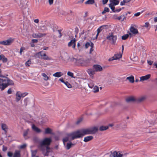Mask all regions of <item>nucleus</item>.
Returning a JSON list of instances; mask_svg holds the SVG:
<instances>
[{"instance_id":"obj_1","label":"nucleus","mask_w":157,"mask_h":157,"mask_svg":"<svg viewBox=\"0 0 157 157\" xmlns=\"http://www.w3.org/2000/svg\"><path fill=\"white\" fill-rule=\"evenodd\" d=\"M91 134L90 129H82L74 132L72 134L73 139H75L82 137L86 135Z\"/></svg>"},{"instance_id":"obj_2","label":"nucleus","mask_w":157,"mask_h":157,"mask_svg":"<svg viewBox=\"0 0 157 157\" xmlns=\"http://www.w3.org/2000/svg\"><path fill=\"white\" fill-rule=\"evenodd\" d=\"M14 83L13 81L8 78L5 77L4 79L0 78V89L2 90H3L9 85H13Z\"/></svg>"},{"instance_id":"obj_3","label":"nucleus","mask_w":157,"mask_h":157,"mask_svg":"<svg viewBox=\"0 0 157 157\" xmlns=\"http://www.w3.org/2000/svg\"><path fill=\"white\" fill-rule=\"evenodd\" d=\"M74 59L75 60V63L78 66L88 67L92 64L91 62V59H84L82 58L79 59L74 58Z\"/></svg>"},{"instance_id":"obj_4","label":"nucleus","mask_w":157,"mask_h":157,"mask_svg":"<svg viewBox=\"0 0 157 157\" xmlns=\"http://www.w3.org/2000/svg\"><path fill=\"white\" fill-rule=\"evenodd\" d=\"M52 142V140L50 138H45L41 141L38 148L42 151L45 150V146H49Z\"/></svg>"},{"instance_id":"obj_5","label":"nucleus","mask_w":157,"mask_h":157,"mask_svg":"<svg viewBox=\"0 0 157 157\" xmlns=\"http://www.w3.org/2000/svg\"><path fill=\"white\" fill-rule=\"evenodd\" d=\"M36 58H41L44 60H50L51 58L46 55L45 52L42 51L36 53L34 55Z\"/></svg>"},{"instance_id":"obj_6","label":"nucleus","mask_w":157,"mask_h":157,"mask_svg":"<svg viewBox=\"0 0 157 157\" xmlns=\"http://www.w3.org/2000/svg\"><path fill=\"white\" fill-rule=\"evenodd\" d=\"M117 36L114 35L113 34L108 35L106 37V39L110 41L112 44H115L117 40Z\"/></svg>"},{"instance_id":"obj_7","label":"nucleus","mask_w":157,"mask_h":157,"mask_svg":"<svg viewBox=\"0 0 157 157\" xmlns=\"http://www.w3.org/2000/svg\"><path fill=\"white\" fill-rule=\"evenodd\" d=\"M14 39L11 38L6 40L1 41V44L4 45H10L14 41Z\"/></svg>"},{"instance_id":"obj_8","label":"nucleus","mask_w":157,"mask_h":157,"mask_svg":"<svg viewBox=\"0 0 157 157\" xmlns=\"http://www.w3.org/2000/svg\"><path fill=\"white\" fill-rule=\"evenodd\" d=\"M76 40L74 38L68 43V46L70 47L72 46V48L74 49H75L76 46Z\"/></svg>"},{"instance_id":"obj_9","label":"nucleus","mask_w":157,"mask_h":157,"mask_svg":"<svg viewBox=\"0 0 157 157\" xmlns=\"http://www.w3.org/2000/svg\"><path fill=\"white\" fill-rule=\"evenodd\" d=\"M46 34L44 33H34L32 35V36L34 38H40L45 36Z\"/></svg>"},{"instance_id":"obj_10","label":"nucleus","mask_w":157,"mask_h":157,"mask_svg":"<svg viewBox=\"0 0 157 157\" xmlns=\"http://www.w3.org/2000/svg\"><path fill=\"white\" fill-rule=\"evenodd\" d=\"M74 133V132L68 134H67V136L63 139V142L64 143L67 141L69 139H71L72 140H74V139H73V136L72 135Z\"/></svg>"},{"instance_id":"obj_11","label":"nucleus","mask_w":157,"mask_h":157,"mask_svg":"<svg viewBox=\"0 0 157 157\" xmlns=\"http://www.w3.org/2000/svg\"><path fill=\"white\" fill-rule=\"evenodd\" d=\"M93 67L96 71H100L102 70L101 67L99 65H94L93 66Z\"/></svg>"},{"instance_id":"obj_12","label":"nucleus","mask_w":157,"mask_h":157,"mask_svg":"<svg viewBox=\"0 0 157 157\" xmlns=\"http://www.w3.org/2000/svg\"><path fill=\"white\" fill-rule=\"evenodd\" d=\"M21 92L19 91L16 92V101L17 102H18L20 100L21 97Z\"/></svg>"},{"instance_id":"obj_13","label":"nucleus","mask_w":157,"mask_h":157,"mask_svg":"<svg viewBox=\"0 0 157 157\" xmlns=\"http://www.w3.org/2000/svg\"><path fill=\"white\" fill-rule=\"evenodd\" d=\"M130 32L133 34H136L138 33V30L135 28L133 26H131L129 29Z\"/></svg>"},{"instance_id":"obj_14","label":"nucleus","mask_w":157,"mask_h":157,"mask_svg":"<svg viewBox=\"0 0 157 157\" xmlns=\"http://www.w3.org/2000/svg\"><path fill=\"white\" fill-rule=\"evenodd\" d=\"M151 76L150 74H148L145 76H141L140 77V81H141L146 80L150 78Z\"/></svg>"},{"instance_id":"obj_15","label":"nucleus","mask_w":157,"mask_h":157,"mask_svg":"<svg viewBox=\"0 0 157 157\" xmlns=\"http://www.w3.org/2000/svg\"><path fill=\"white\" fill-rule=\"evenodd\" d=\"M32 129L37 133H39L41 132V130L36 127L34 124L32 125Z\"/></svg>"},{"instance_id":"obj_16","label":"nucleus","mask_w":157,"mask_h":157,"mask_svg":"<svg viewBox=\"0 0 157 157\" xmlns=\"http://www.w3.org/2000/svg\"><path fill=\"white\" fill-rule=\"evenodd\" d=\"M87 71L90 76H92L95 73V71L92 69H88Z\"/></svg>"},{"instance_id":"obj_17","label":"nucleus","mask_w":157,"mask_h":157,"mask_svg":"<svg viewBox=\"0 0 157 157\" xmlns=\"http://www.w3.org/2000/svg\"><path fill=\"white\" fill-rule=\"evenodd\" d=\"M127 15V13H126L125 15L121 14V16L118 17V20L121 19V21H123L124 20H126Z\"/></svg>"},{"instance_id":"obj_18","label":"nucleus","mask_w":157,"mask_h":157,"mask_svg":"<svg viewBox=\"0 0 157 157\" xmlns=\"http://www.w3.org/2000/svg\"><path fill=\"white\" fill-rule=\"evenodd\" d=\"M91 134H94L96 133L98 130V128L96 127H94L90 128Z\"/></svg>"},{"instance_id":"obj_19","label":"nucleus","mask_w":157,"mask_h":157,"mask_svg":"<svg viewBox=\"0 0 157 157\" xmlns=\"http://www.w3.org/2000/svg\"><path fill=\"white\" fill-rule=\"evenodd\" d=\"M13 157H21L20 151L19 150H15Z\"/></svg>"},{"instance_id":"obj_20","label":"nucleus","mask_w":157,"mask_h":157,"mask_svg":"<svg viewBox=\"0 0 157 157\" xmlns=\"http://www.w3.org/2000/svg\"><path fill=\"white\" fill-rule=\"evenodd\" d=\"M113 154L114 157H122L123 156V155L122 154H121L119 152H117L116 151H114L113 153Z\"/></svg>"},{"instance_id":"obj_21","label":"nucleus","mask_w":157,"mask_h":157,"mask_svg":"<svg viewBox=\"0 0 157 157\" xmlns=\"http://www.w3.org/2000/svg\"><path fill=\"white\" fill-rule=\"evenodd\" d=\"M93 139V137L92 136H88L85 137L83 141L85 142H87Z\"/></svg>"},{"instance_id":"obj_22","label":"nucleus","mask_w":157,"mask_h":157,"mask_svg":"<svg viewBox=\"0 0 157 157\" xmlns=\"http://www.w3.org/2000/svg\"><path fill=\"white\" fill-rule=\"evenodd\" d=\"M63 75V74L60 72H56L53 75V76L57 77H59Z\"/></svg>"},{"instance_id":"obj_23","label":"nucleus","mask_w":157,"mask_h":157,"mask_svg":"<svg viewBox=\"0 0 157 157\" xmlns=\"http://www.w3.org/2000/svg\"><path fill=\"white\" fill-rule=\"evenodd\" d=\"M41 75L43 77V79L44 81H47L49 80V77L45 73H42Z\"/></svg>"},{"instance_id":"obj_24","label":"nucleus","mask_w":157,"mask_h":157,"mask_svg":"<svg viewBox=\"0 0 157 157\" xmlns=\"http://www.w3.org/2000/svg\"><path fill=\"white\" fill-rule=\"evenodd\" d=\"M126 79L128 80L131 83H133L134 82V77L133 76L131 75L130 76L128 77Z\"/></svg>"},{"instance_id":"obj_25","label":"nucleus","mask_w":157,"mask_h":157,"mask_svg":"<svg viewBox=\"0 0 157 157\" xmlns=\"http://www.w3.org/2000/svg\"><path fill=\"white\" fill-rule=\"evenodd\" d=\"M122 55L120 54H115L114 56V58L115 60L120 59L122 57Z\"/></svg>"},{"instance_id":"obj_26","label":"nucleus","mask_w":157,"mask_h":157,"mask_svg":"<svg viewBox=\"0 0 157 157\" xmlns=\"http://www.w3.org/2000/svg\"><path fill=\"white\" fill-rule=\"evenodd\" d=\"M110 3H112L114 6L118 5L119 2V1L118 0H110Z\"/></svg>"},{"instance_id":"obj_27","label":"nucleus","mask_w":157,"mask_h":157,"mask_svg":"<svg viewBox=\"0 0 157 157\" xmlns=\"http://www.w3.org/2000/svg\"><path fill=\"white\" fill-rule=\"evenodd\" d=\"M2 128L5 132H6L8 128L6 124H2Z\"/></svg>"},{"instance_id":"obj_28","label":"nucleus","mask_w":157,"mask_h":157,"mask_svg":"<svg viewBox=\"0 0 157 157\" xmlns=\"http://www.w3.org/2000/svg\"><path fill=\"white\" fill-rule=\"evenodd\" d=\"M74 144H72L71 142L70 143H67L66 145V149L67 150L69 149L72 146L74 145Z\"/></svg>"},{"instance_id":"obj_29","label":"nucleus","mask_w":157,"mask_h":157,"mask_svg":"<svg viewBox=\"0 0 157 157\" xmlns=\"http://www.w3.org/2000/svg\"><path fill=\"white\" fill-rule=\"evenodd\" d=\"M134 98L132 97H131L127 98L126 99V101L127 102H132L135 101Z\"/></svg>"},{"instance_id":"obj_30","label":"nucleus","mask_w":157,"mask_h":157,"mask_svg":"<svg viewBox=\"0 0 157 157\" xmlns=\"http://www.w3.org/2000/svg\"><path fill=\"white\" fill-rule=\"evenodd\" d=\"M1 60L3 63H6L8 61L7 58L3 54H2Z\"/></svg>"},{"instance_id":"obj_31","label":"nucleus","mask_w":157,"mask_h":157,"mask_svg":"<svg viewBox=\"0 0 157 157\" xmlns=\"http://www.w3.org/2000/svg\"><path fill=\"white\" fill-rule=\"evenodd\" d=\"M52 132V129L49 128L45 129V133L46 134H51Z\"/></svg>"},{"instance_id":"obj_32","label":"nucleus","mask_w":157,"mask_h":157,"mask_svg":"<svg viewBox=\"0 0 157 157\" xmlns=\"http://www.w3.org/2000/svg\"><path fill=\"white\" fill-rule=\"evenodd\" d=\"M94 0H88L85 2L86 4H93L94 3Z\"/></svg>"},{"instance_id":"obj_33","label":"nucleus","mask_w":157,"mask_h":157,"mask_svg":"<svg viewBox=\"0 0 157 157\" xmlns=\"http://www.w3.org/2000/svg\"><path fill=\"white\" fill-rule=\"evenodd\" d=\"M108 128V126H101L100 127L99 130L101 131L105 130Z\"/></svg>"},{"instance_id":"obj_34","label":"nucleus","mask_w":157,"mask_h":157,"mask_svg":"<svg viewBox=\"0 0 157 157\" xmlns=\"http://www.w3.org/2000/svg\"><path fill=\"white\" fill-rule=\"evenodd\" d=\"M103 26H100L99 28H98L97 29V33L96 34V39H97L98 38V37L99 34V33L101 32V31L102 29H101V28Z\"/></svg>"},{"instance_id":"obj_35","label":"nucleus","mask_w":157,"mask_h":157,"mask_svg":"<svg viewBox=\"0 0 157 157\" xmlns=\"http://www.w3.org/2000/svg\"><path fill=\"white\" fill-rule=\"evenodd\" d=\"M109 9L107 7H105L104 9V10L102 12V14H104L106 12H109Z\"/></svg>"},{"instance_id":"obj_36","label":"nucleus","mask_w":157,"mask_h":157,"mask_svg":"<svg viewBox=\"0 0 157 157\" xmlns=\"http://www.w3.org/2000/svg\"><path fill=\"white\" fill-rule=\"evenodd\" d=\"M67 75L71 77V78H75V77H74V74L72 72H71L70 71H68L67 72Z\"/></svg>"},{"instance_id":"obj_37","label":"nucleus","mask_w":157,"mask_h":157,"mask_svg":"<svg viewBox=\"0 0 157 157\" xmlns=\"http://www.w3.org/2000/svg\"><path fill=\"white\" fill-rule=\"evenodd\" d=\"M29 98H25L24 100V105L26 106L27 105L29 101Z\"/></svg>"},{"instance_id":"obj_38","label":"nucleus","mask_w":157,"mask_h":157,"mask_svg":"<svg viewBox=\"0 0 157 157\" xmlns=\"http://www.w3.org/2000/svg\"><path fill=\"white\" fill-rule=\"evenodd\" d=\"M114 6V5H113V4L111 3H110L109 5V7L111 8L113 12V11H114L115 10V7Z\"/></svg>"},{"instance_id":"obj_39","label":"nucleus","mask_w":157,"mask_h":157,"mask_svg":"<svg viewBox=\"0 0 157 157\" xmlns=\"http://www.w3.org/2000/svg\"><path fill=\"white\" fill-rule=\"evenodd\" d=\"M145 98L146 97L145 96H142L139 98L138 99V101L140 102L143 101Z\"/></svg>"},{"instance_id":"obj_40","label":"nucleus","mask_w":157,"mask_h":157,"mask_svg":"<svg viewBox=\"0 0 157 157\" xmlns=\"http://www.w3.org/2000/svg\"><path fill=\"white\" fill-rule=\"evenodd\" d=\"M128 36L129 35L128 34L124 35L122 36V39L123 40H125L128 38Z\"/></svg>"},{"instance_id":"obj_41","label":"nucleus","mask_w":157,"mask_h":157,"mask_svg":"<svg viewBox=\"0 0 157 157\" xmlns=\"http://www.w3.org/2000/svg\"><path fill=\"white\" fill-rule=\"evenodd\" d=\"M29 131V129H28L25 131H24L23 133V136L24 137L26 136L28 134Z\"/></svg>"},{"instance_id":"obj_42","label":"nucleus","mask_w":157,"mask_h":157,"mask_svg":"<svg viewBox=\"0 0 157 157\" xmlns=\"http://www.w3.org/2000/svg\"><path fill=\"white\" fill-rule=\"evenodd\" d=\"M64 83L68 88H71V85L68 82L66 81L65 82V83Z\"/></svg>"},{"instance_id":"obj_43","label":"nucleus","mask_w":157,"mask_h":157,"mask_svg":"<svg viewBox=\"0 0 157 157\" xmlns=\"http://www.w3.org/2000/svg\"><path fill=\"white\" fill-rule=\"evenodd\" d=\"M13 155V152L11 151H9L7 152V155L9 157H12Z\"/></svg>"},{"instance_id":"obj_44","label":"nucleus","mask_w":157,"mask_h":157,"mask_svg":"<svg viewBox=\"0 0 157 157\" xmlns=\"http://www.w3.org/2000/svg\"><path fill=\"white\" fill-rule=\"evenodd\" d=\"M99 91V88L97 86H95L94 88V92L95 93Z\"/></svg>"},{"instance_id":"obj_45","label":"nucleus","mask_w":157,"mask_h":157,"mask_svg":"<svg viewBox=\"0 0 157 157\" xmlns=\"http://www.w3.org/2000/svg\"><path fill=\"white\" fill-rule=\"evenodd\" d=\"M31 63V61L30 60H29L25 63V65L26 66H29Z\"/></svg>"},{"instance_id":"obj_46","label":"nucleus","mask_w":157,"mask_h":157,"mask_svg":"<svg viewBox=\"0 0 157 157\" xmlns=\"http://www.w3.org/2000/svg\"><path fill=\"white\" fill-rule=\"evenodd\" d=\"M90 45V43H89V42H87L86 43V44H85V48H88Z\"/></svg>"},{"instance_id":"obj_47","label":"nucleus","mask_w":157,"mask_h":157,"mask_svg":"<svg viewBox=\"0 0 157 157\" xmlns=\"http://www.w3.org/2000/svg\"><path fill=\"white\" fill-rule=\"evenodd\" d=\"M26 147V145L25 144H23L21 145L20 147V148L23 149L25 148Z\"/></svg>"},{"instance_id":"obj_48","label":"nucleus","mask_w":157,"mask_h":157,"mask_svg":"<svg viewBox=\"0 0 157 157\" xmlns=\"http://www.w3.org/2000/svg\"><path fill=\"white\" fill-rule=\"evenodd\" d=\"M25 48L24 47H21L20 49V55H22V52L24 50H25Z\"/></svg>"},{"instance_id":"obj_49","label":"nucleus","mask_w":157,"mask_h":157,"mask_svg":"<svg viewBox=\"0 0 157 157\" xmlns=\"http://www.w3.org/2000/svg\"><path fill=\"white\" fill-rule=\"evenodd\" d=\"M118 16L117 14H114L113 16V19H116V20H118Z\"/></svg>"},{"instance_id":"obj_50","label":"nucleus","mask_w":157,"mask_h":157,"mask_svg":"<svg viewBox=\"0 0 157 157\" xmlns=\"http://www.w3.org/2000/svg\"><path fill=\"white\" fill-rule=\"evenodd\" d=\"M28 94V93L27 92H24L23 93H21V97L24 98L26 95H27Z\"/></svg>"},{"instance_id":"obj_51","label":"nucleus","mask_w":157,"mask_h":157,"mask_svg":"<svg viewBox=\"0 0 157 157\" xmlns=\"http://www.w3.org/2000/svg\"><path fill=\"white\" fill-rule=\"evenodd\" d=\"M7 149V147L5 146L4 145H3L2 146V150L3 151H6Z\"/></svg>"},{"instance_id":"obj_52","label":"nucleus","mask_w":157,"mask_h":157,"mask_svg":"<svg viewBox=\"0 0 157 157\" xmlns=\"http://www.w3.org/2000/svg\"><path fill=\"white\" fill-rule=\"evenodd\" d=\"M121 10V9L119 8L115 10L114 11H113V12H119Z\"/></svg>"},{"instance_id":"obj_53","label":"nucleus","mask_w":157,"mask_h":157,"mask_svg":"<svg viewBox=\"0 0 157 157\" xmlns=\"http://www.w3.org/2000/svg\"><path fill=\"white\" fill-rule=\"evenodd\" d=\"M149 23L148 22H146L145 23V25H144V27H145L146 28H147L148 27L149 25Z\"/></svg>"},{"instance_id":"obj_54","label":"nucleus","mask_w":157,"mask_h":157,"mask_svg":"<svg viewBox=\"0 0 157 157\" xmlns=\"http://www.w3.org/2000/svg\"><path fill=\"white\" fill-rule=\"evenodd\" d=\"M32 42L33 43H37L38 40L37 39H33L32 40Z\"/></svg>"},{"instance_id":"obj_55","label":"nucleus","mask_w":157,"mask_h":157,"mask_svg":"<svg viewBox=\"0 0 157 157\" xmlns=\"http://www.w3.org/2000/svg\"><path fill=\"white\" fill-rule=\"evenodd\" d=\"M12 90L11 88H10L8 89L7 91V93L9 94H12Z\"/></svg>"},{"instance_id":"obj_56","label":"nucleus","mask_w":157,"mask_h":157,"mask_svg":"<svg viewBox=\"0 0 157 157\" xmlns=\"http://www.w3.org/2000/svg\"><path fill=\"white\" fill-rule=\"evenodd\" d=\"M147 63L149 65H151L153 63V61L151 60H148Z\"/></svg>"},{"instance_id":"obj_57","label":"nucleus","mask_w":157,"mask_h":157,"mask_svg":"<svg viewBox=\"0 0 157 157\" xmlns=\"http://www.w3.org/2000/svg\"><path fill=\"white\" fill-rule=\"evenodd\" d=\"M141 14V13L140 12H138L136 13H135L134 15V16L136 17H137L139 16Z\"/></svg>"},{"instance_id":"obj_58","label":"nucleus","mask_w":157,"mask_h":157,"mask_svg":"<svg viewBox=\"0 0 157 157\" xmlns=\"http://www.w3.org/2000/svg\"><path fill=\"white\" fill-rule=\"evenodd\" d=\"M58 31L59 32V38H60L62 36V34H61V30H58Z\"/></svg>"},{"instance_id":"obj_59","label":"nucleus","mask_w":157,"mask_h":157,"mask_svg":"<svg viewBox=\"0 0 157 157\" xmlns=\"http://www.w3.org/2000/svg\"><path fill=\"white\" fill-rule=\"evenodd\" d=\"M53 1L54 0H48L49 3L50 5H51L53 4Z\"/></svg>"},{"instance_id":"obj_60","label":"nucleus","mask_w":157,"mask_h":157,"mask_svg":"<svg viewBox=\"0 0 157 157\" xmlns=\"http://www.w3.org/2000/svg\"><path fill=\"white\" fill-rule=\"evenodd\" d=\"M102 3L103 4H106L108 1V0H102Z\"/></svg>"},{"instance_id":"obj_61","label":"nucleus","mask_w":157,"mask_h":157,"mask_svg":"<svg viewBox=\"0 0 157 157\" xmlns=\"http://www.w3.org/2000/svg\"><path fill=\"white\" fill-rule=\"evenodd\" d=\"M115 60V58H114V56H113L111 58H110L109 59V61H112L113 60Z\"/></svg>"},{"instance_id":"obj_62","label":"nucleus","mask_w":157,"mask_h":157,"mask_svg":"<svg viewBox=\"0 0 157 157\" xmlns=\"http://www.w3.org/2000/svg\"><path fill=\"white\" fill-rule=\"evenodd\" d=\"M49 152V150H46V152L44 154V155L46 156H48Z\"/></svg>"},{"instance_id":"obj_63","label":"nucleus","mask_w":157,"mask_h":157,"mask_svg":"<svg viewBox=\"0 0 157 157\" xmlns=\"http://www.w3.org/2000/svg\"><path fill=\"white\" fill-rule=\"evenodd\" d=\"M125 2H124V1L123 0V1L121 2L120 3V5L121 6H123L125 4Z\"/></svg>"},{"instance_id":"obj_64","label":"nucleus","mask_w":157,"mask_h":157,"mask_svg":"<svg viewBox=\"0 0 157 157\" xmlns=\"http://www.w3.org/2000/svg\"><path fill=\"white\" fill-rule=\"evenodd\" d=\"M154 66H155V67L157 68V61L155 62L153 64Z\"/></svg>"}]
</instances>
